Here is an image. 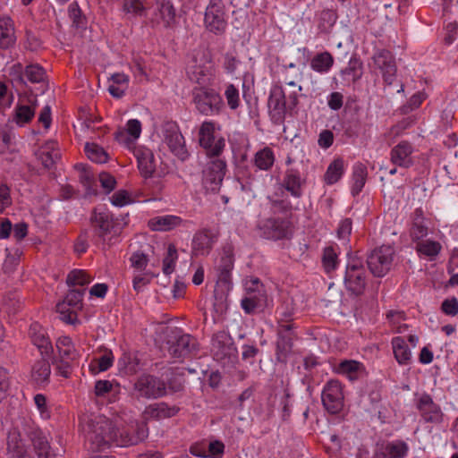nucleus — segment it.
I'll return each mask as SVG.
<instances>
[{"label": "nucleus", "mask_w": 458, "mask_h": 458, "mask_svg": "<svg viewBox=\"0 0 458 458\" xmlns=\"http://www.w3.org/2000/svg\"><path fill=\"white\" fill-rule=\"evenodd\" d=\"M81 427L85 445L92 452L104 451L113 445H135L148 437V429L144 427L133 430L120 429L104 416L88 417L81 423Z\"/></svg>", "instance_id": "1"}, {"label": "nucleus", "mask_w": 458, "mask_h": 458, "mask_svg": "<svg viewBox=\"0 0 458 458\" xmlns=\"http://www.w3.org/2000/svg\"><path fill=\"white\" fill-rule=\"evenodd\" d=\"M292 209L291 203L285 200H272V215L257 225L259 236L274 242L292 239L294 233Z\"/></svg>", "instance_id": "2"}, {"label": "nucleus", "mask_w": 458, "mask_h": 458, "mask_svg": "<svg viewBox=\"0 0 458 458\" xmlns=\"http://www.w3.org/2000/svg\"><path fill=\"white\" fill-rule=\"evenodd\" d=\"M90 224L95 235L107 246L116 243L123 225L118 217L105 208H95L90 215Z\"/></svg>", "instance_id": "3"}, {"label": "nucleus", "mask_w": 458, "mask_h": 458, "mask_svg": "<svg viewBox=\"0 0 458 458\" xmlns=\"http://www.w3.org/2000/svg\"><path fill=\"white\" fill-rule=\"evenodd\" d=\"M169 355L174 359H185L198 351L197 340L179 327H165L162 329Z\"/></svg>", "instance_id": "4"}, {"label": "nucleus", "mask_w": 458, "mask_h": 458, "mask_svg": "<svg viewBox=\"0 0 458 458\" xmlns=\"http://www.w3.org/2000/svg\"><path fill=\"white\" fill-rule=\"evenodd\" d=\"M192 96V101L196 109L203 115H217L225 108L222 97L214 89L206 87L196 88L193 89Z\"/></svg>", "instance_id": "5"}, {"label": "nucleus", "mask_w": 458, "mask_h": 458, "mask_svg": "<svg viewBox=\"0 0 458 458\" xmlns=\"http://www.w3.org/2000/svg\"><path fill=\"white\" fill-rule=\"evenodd\" d=\"M344 284L350 296L359 297L364 293L367 285V272L360 259H352L348 262Z\"/></svg>", "instance_id": "6"}, {"label": "nucleus", "mask_w": 458, "mask_h": 458, "mask_svg": "<svg viewBox=\"0 0 458 458\" xmlns=\"http://www.w3.org/2000/svg\"><path fill=\"white\" fill-rule=\"evenodd\" d=\"M22 429L31 442L33 450L38 458H56L55 454L52 452L47 437L34 421L25 420Z\"/></svg>", "instance_id": "7"}, {"label": "nucleus", "mask_w": 458, "mask_h": 458, "mask_svg": "<svg viewBox=\"0 0 458 458\" xmlns=\"http://www.w3.org/2000/svg\"><path fill=\"white\" fill-rule=\"evenodd\" d=\"M162 132L171 152L180 160L185 161L190 155L178 124L173 121H166L162 124Z\"/></svg>", "instance_id": "8"}, {"label": "nucleus", "mask_w": 458, "mask_h": 458, "mask_svg": "<svg viewBox=\"0 0 458 458\" xmlns=\"http://www.w3.org/2000/svg\"><path fill=\"white\" fill-rule=\"evenodd\" d=\"M394 255V249L388 245H382L373 250L367 259L370 272L375 276H384L392 267Z\"/></svg>", "instance_id": "9"}, {"label": "nucleus", "mask_w": 458, "mask_h": 458, "mask_svg": "<svg viewBox=\"0 0 458 458\" xmlns=\"http://www.w3.org/2000/svg\"><path fill=\"white\" fill-rule=\"evenodd\" d=\"M226 171L225 161L216 158L208 162L202 171V183L207 191L220 190Z\"/></svg>", "instance_id": "10"}, {"label": "nucleus", "mask_w": 458, "mask_h": 458, "mask_svg": "<svg viewBox=\"0 0 458 458\" xmlns=\"http://www.w3.org/2000/svg\"><path fill=\"white\" fill-rule=\"evenodd\" d=\"M215 123L205 121L199 130V143L206 150L208 157H218L223 152L225 143L224 138L216 140Z\"/></svg>", "instance_id": "11"}, {"label": "nucleus", "mask_w": 458, "mask_h": 458, "mask_svg": "<svg viewBox=\"0 0 458 458\" xmlns=\"http://www.w3.org/2000/svg\"><path fill=\"white\" fill-rule=\"evenodd\" d=\"M321 400L327 412L331 414L341 412L344 400L342 384L335 379L329 380L323 388Z\"/></svg>", "instance_id": "12"}, {"label": "nucleus", "mask_w": 458, "mask_h": 458, "mask_svg": "<svg viewBox=\"0 0 458 458\" xmlns=\"http://www.w3.org/2000/svg\"><path fill=\"white\" fill-rule=\"evenodd\" d=\"M211 352L216 360L225 362L237 354V349L230 334L225 330L213 335Z\"/></svg>", "instance_id": "13"}, {"label": "nucleus", "mask_w": 458, "mask_h": 458, "mask_svg": "<svg viewBox=\"0 0 458 458\" xmlns=\"http://www.w3.org/2000/svg\"><path fill=\"white\" fill-rule=\"evenodd\" d=\"M134 389L140 396L157 399L166 394V384L152 375L140 376L134 384Z\"/></svg>", "instance_id": "14"}, {"label": "nucleus", "mask_w": 458, "mask_h": 458, "mask_svg": "<svg viewBox=\"0 0 458 458\" xmlns=\"http://www.w3.org/2000/svg\"><path fill=\"white\" fill-rule=\"evenodd\" d=\"M267 106L272 123L276 125L283 124L288 109L286 106L285 94L281 86L276 85L271 89Z\"/></svg>", "instance_id": "15"}, {"label": "nucleus", "mask_w": 458, "mask_h": 458, "mask_svg": "<svg viewBox=\"0 0 458 458\" xmlns=\"http://www.w3.org/2000/svg\"><path fill=\"white\" fill-rule=\"evenodd\" d=\"M204 21L206 28L215 34H223L225 31L227 22L225 18L222 0L209 1L206 9Z\"/></svg>", "instance_id": "16"}, {"label": "nucleus", "mask_w": 458, "mask_h": 458, "mask_svg": "<svg viewBox=\"0 0 458 458\" xmlns=\"http://www.w3.org/2000/svg\"><path fill=\"white\" fill-rule=\"evenodd\" d=\"M218 239V233L210 228L198 230L191 242V255L194 257L208 256Z\"/></svg>", "instance_id": "17"}, {"label": "nucleus", "mask_w": 458, "mask_h": 458, "mask_svg": "<svg viewBox=\"0 0 458 458\" xmlns=\"http://www.w3.org/2000/svg\"><path fill=\"white\" fill-rule=\"evenodd\" d=\"M374 65L380 70L384 81L392 85L396 78V64L393 54L386 49H381L372 57Z\"/></svg>", "instance_id": "18"}, {"label": "nucleus", "mask_w": 458, "mask_h": 458, "mask_svg": "<svg viewBox=\"0 0 458 458\" xmlns=\"http://www.w3.org/2000/svg\"><path fill=\"white\" fill-rule=\"evenodd\" d=\"M28 335L41 355L50 356L53 353V345L47 329L39 323L33 322L30 324Z\"/></svg>", "instance_id": "19"}, {"label": "nucleus", "mask_w": 458, "mask_h": 458, "mask_svg": "<svg viewBox=\"0 0 458 458\" xmlns=\"http://www.w3.org/2000/svg\"><path fill=\"white\" fill-rule=\"evenodd\" d=\"M140 174L146 179L153 177L156 171V159L151 149L144 146H137L133 148Z\"/></svg>", "instance_id": "20"}, {"label": "nucleus", "mask_w": 458, "mask_h": 458, "mask_svg": "<svg viewBox=\"0 0 458 458\" xmlns=\"http://www.w3.org/2000/svg\"><path fill=\"white\" fill-rule=\"evenodd\" d=\"M37 107V96L29 97L26 103L20 98L14 108L13 121L19 126H24L33 120Z\"/></svg>", "instance_id": "21"}, {"label": "nucleus", "mask_w": 458, "mask_h": 458, "mask_svg": "<svg viewBox=\"0 0 458 458\" xmlns=\"http://www.w3.org/2000/svg\"><path fill=\"white\" fill-rule=\"evenodd\" d=\"M179 411L176 405H169L165 402L155 403L146 406L142 418L144 420H160L175 416Z\"/></svg>", "instance_id": "22"}, {"label": "nucleus", "mask_w": 458, "mask_h": 458, "mask_svg": "<svg viewBox=\"0 0 458 458\" xmlns=\"http://www.w3.org/2000/svg\"><path fill=\"white\" fill-rule=\"evenodd\" d=\"M417 409L426 422L439 423L442 421L443 413L439 405L434 403L431 396L423 394L418 400Z\"/></svg>", "instance_id": "23"}, {"label": "nucleus", "mask_w": 458, "mask_h": 458, "mask_svg": "<svg viewBox=\"0 0 458 458\" xmlns=\"http://www.w3.org/2000/svg\"><path fill=\"white\" fill-rule=\"evenodd\" d=\"M413 147L407 140L400 141L390 151V161L393 165L403 168H409L413 165L411 154Z\"/></svg>", "instance_id": "24"}, {"label": "nucleus", "mask_w": 458, "mask_h": 458, "mask_svg": "<svg viewBox=\"0 0 458 458\" xmlns=\"http://www.w3.org/2000/svg\"><path fill=\"white\" fill-rule=\"evenodd\" d=\"M408 451L409 446L403 440L386 442L377 446L374 458H405Z\"/></svg>", "instance_id": "25"}, {"label": "nucleus", "mask_w": 458, "mask_h": 458, "mask_svg": "<svg viewBox=\"0 0 458 458\" xmlns=\"http://www.w3.org/2000/svg\"><path fill=\"white\" fill-rule=\"evenodd\" d=\"M185 225V221L175 215L158 216L148 221V226L151 231L168 232Z\"/></svg>", "instance_id": "26"}, {"label": "nucleus", "mask_w": 458, "mask_h": 458, "mask_svg": "<svg viewBox=\"0 0 458 458\" xmlns=\"http://www.w3.org/2000/svg\"><path fill=\"white\" fill-rule=\"evenodd\" d=\"M26 455L27 450L21 437V433L16 428L11 429L6 438V457L25 458Z\"/></svg>", "instance_id": "27"}, {"label": "nucleus", "mask_w": 458, "mask_h": 458, "mask_svg": "<svg viewBox=\"0 0 458 458\" xmlns=\"http://www.w3.org/2000/svg\"><path fill=\"white\" fill-rule=\"evenodd\" d=\"M304 184L305 180L301 178V173L297 169L289 168L285 171L282 185L293 197L301 198L302 196Z\"/></svg>", "instance_id": "28"}, {"label": "nucleus", "mask_w": 458, "mask_h": 458, "mask_svg": "<svg viewBox=\"0 0 458 458\" xmlns=\"http://www.w3.org/2000/svg\"><path fill=\"white\" fill-rule=\"evenodd\" d=\"M16 43L14 21L9 16H0V49L6 50Z\"/></svg>", "instance_id": "29"}, {"label": "nucleus", "mask_w": 458, "mask_h": 458, "mask_svg": "<svg viewBox=\"0 0 458 458\" xmlns=\"http://www.w3.org/2000/svg\"><path fill=\"white\" fill-rule=\"evenodd\" d=\"M46 355L37 360L31 368L30 377L32 382L39 386L49 383L51 366Z\"/></svg>", "instance_id": "30"}, {"label": "nucleus", "mask_w": 458, "mask_h": 458, "mask_svg": "<svg viewBox=\"0 0 458 458\" xmlns=\"http://www.w3.org/2000/svg\"><path fill=\"white\" fill-rule=\"evenodd\" d=\"M126 127V130L115 132V140L131 148L141 133V123L137 119H131L127 122Z\"/></svg>", "instance_id": "31"}, {"label": "nucleus", "mask_w": 458, "mask_h": 458, "mask_svg": "<svg viewBox=\"0 0 458 458\" xmlns=\"http://www.w3.org/2000/svg\"><path fill=\"white\" fill-rule=\"evenodd\" d=\"M276 360L280 363H286L289 355L292 353L293 342L297 338L296 333L276 334Z\"/></svg>", "instance_id": "32"}, {"label": "nucleus", "mask_w": 458, "mask_h": 458, "mask_svg": "<svg viewBox=\"0 0 458 458\" xmlns=\"http://www.w3.org/2000/svg\"><path fill=\"white\" fill-rule=\"evenodd\" d=\"M61 158L60 150L55 141H48L41 148L38 153V159L45 168L50 169L55 162Z\"/></svg>", "instance_id": "33"}, {"label": "nucleus", "mask_w": 458, "mask_h": 458, "mask_svg": "<svg viewBox=\"0 0 458 458\" xmlns=\"http://www.w3.org/2000/svg\"><path fill=\"white\" fill-rule=\"evenodd\" d=\"M336 372L346 376L350 380H357L365 371L364 365L354 360H342L336 367Z\"/></svg>", "instance_id": "34"}, {"label": "nucleus", "mask_w": 458, "mask_h": 458, "mask_svg": "<svg viewBox=\"0 0 458 458\" xmlns=\"http://www.w3.org/2000/svg\"><path fill=\"white\" fill-rule=\"evenodd\" d=\"M394 359L400 365H408L411 360V352L405 340L395 336L391 341Z\"/></svg>", "instance_id": "35"}, {"label": "nucleus", "mask_w": 458, "mask_h": 458, "mask_svg": "<svg viewBox=\"0 0 458 458\" xmlns=\"http://www.w3.org/2000/svg\"><path fill=\"white\" fill-rule=\"evenodd\" d=\"M158 15L165 28H172L176 23V12L171 0H156Z\"/></svg>", "instance_id": "36"}, {"label": "nucleus", "mask_w": 458, "mask_h": 458, "mask_svg": "<svg viewBox=\"0 0 458 458\" xmlns=\"http://www.w3.org/2000/svg\"><path fill=\"white\" fill-rule=\"evenodd\" d=\"M334 62L333 55L329 52L325 51L317 54L310 60V67L315 72L326 73L333 67Z\"/></svg>", "instance_id": "37"}, {"label": "nucleus", "mask_w": 458, "mask_h": 458, "mask_svg": "<svg viewBox=\"0 0 458 458\" xmlns=\"http://www.w3.org/2000/svg\"><path fill=\"white\" fill-rule=\"evenodd\" d=\"M55 346L58 357L68 360H76L79 357L78 352L69 336H61L56 340Z\"/></svg>", "instance_id": "38"}, {"label": "nucleus", "mask_w": 458, "mask_h": 458, "mask_svg": "<svg viewBox=\"0 0 458 458\" xmlns=\"http://www.w3.org/2000/svg\"><path fill=\"white\" fill-rule=\"evenodd\" d=\"M344 172V161L342 158H335L328 165L325 174L324 181L327 184L332 185L337 182Z\"/></svg>", "instance_id": "39"}, {"label": "nucleus", "mask_w": 458, "mask_h": 458, "mask_svg": "<svg viewBox=\"0 0 458 458\" xmlns=\"http://www.w3.org/2000/svg\"><path fill=\"white\" fill-rule=\"evenodd\" d=\"M367 177V167L361 163L355 165L352 172L353 184L352 187V193L353 196L358 195L361 191L366 183Z\"/></svg>", "instance_id": "40"}, {"label": "nucleus", "mask_w": 458, "mask_h": 458, "mask_svg": "<svg viewBox=\"0 0 458 458\" xmlns=\"http://www.w3.org/2000/svg\"><path fill=\"white\" fill-rule=\"evenodd\" d=\"M275 162V155L272 149L266 147L255 154L254 165L260 170H269Z\"/></svg>", "instance_id": "41"}, {"label": "nucleus", "mask_w": 458, "mask_h": 458, "mask_svg": "<svg viewBox=\"0 0 458 458\" xmlns=\"http://www.w3.org/2000/svg\"><path fill=\"white\" fill-rule=\"evenodd\" d=\"M121 5V10L125 14H131L133 16H141L146 11L142 0H117Z\"/></svg>", "instance_id": "42"}, {"label": "nucleus", "mask_w": 458, "mask_h": 458, "mask_svg": "<svg viewBox=\"0 0 458 458\" xmlns=\"http://www.w3.org/2000/svg\"><path fill=\"white\" fill-rule=\"evenodd\" d=\"M322 265L326 273L335 271L338 266V254L334 247H326L322 254Z\"/></svg>", "instance_id": "43"}, {"label": "nucleus", "mask_w": 458, "mask_h": 458, "mask_svg": "<svg viewBox=\"0 0 458 458\" xmlns=\"http://www.w3.org/2000/svg\"><path fill=\"white\" fill-rule=\"evenodd\" d=\"M93 277L89 276L85 270L73 269L72 270L66 278V283L69 286H85L88 285Z\"/></svg>", "instance_id": "44"}, {"label": "nucleus", "mask_w": 458, "mask_h": 458, "mask_svg": "<svg viewBox=\"0 0 458 458\" xmlns=\"http://www.w3.org/2000/svg\"><path fill=\"white\" fill-rule=\"evenodd\" d=\"M337 20V13L332 9L323 10L318 16V27L321 32H328Z\"/></svg>", "instance_id": "45"}, {"label": "nucleus", "mask_w": 458, "mask_h": 458, "mask_svg": "<svg viewBox=\"0 0 458 458\" xmlns=\"http://www.w3.org/2000/svg\"><path fill=\"white\" fill-rule=\"evenodd\" d=\"M113 361L114 355L112 352L108 350L99 358H94L89 364V368L94 373L106 371L113 365Z\"/></svg>", "instance_id": "46"}, {"label": "nucleus", "mask_w": 458, "mask_h": 458, "mask_svg": "<svg viewBox=\"0 0 458 458\" xmlns=\"http://www.w3.org/2000/svg\"><path fill=\"white\" fill-rule=\"evenodd\" d=\"M85 152L88 157L95 162L103 164L108 160V155L103 148L95 143H86Z\"/></svg>", "instance_id": "47"}, {"label": "nucleus", "mask_w": 458, "mask_h": 458, "mask_svg": "<svg viewBox=\"0 0 458 458\" xmlns=\"http://www.w3.org/2000/svg\"><path fill=\"white\" fill-rule=\"evenodd\" d=\"M25 78L31 83L44 82L47 78L46 71L38 64H29L25 67Z\"/></svg>", "instance_id": "48"}, {"label": "nucleus", "mask_w": 458, "mask_h": 458, "mask_svg": "<svg viewBox=\"0 0 458 458\" xmlns=\"http://www.w3.org/2000/svg\"><path fill=\"white\" fill-rule=\"evenodd\" d=\"M7 72L8 77L13 85L21 87L26 85L25 68L21 63L12 64L8 68Z\"/></svg>", "instance_id": "49"}, {"label": "nucleus", "mask_w": 458, "mask_h": 458, "mask_svg": "<svg viewBox=\"0 0 458 458\" xmlns=\"http://www.w3.org/2000/svg\"><path fill=\"white\" fill-rule=\"evenodd\" d=\"M265 300L266 294L263 293L249 295L242 300L241 305L247 314H252Z\"/></svg>", "instance_id": "50"}, {"label": "nucleus", "mask_w": 458, "mask_h": 458, "mask_svg": "<svg viewBox=\"0 0 458 458\" xmlns=\"http://www.w3.org/2000/svg\"><path fill=\"white\" fill-rule=\"evenodd\" d=\"M362 62L356 56H352L347 67L341 71L343 75H351L353 82L361 78L362 75Z\"/></svg>", "instance_id": "51"}, {"label": "nucleus", "mask_w": 458, "mask_h": 458, "mask_svg": "<svg viewBox=\"0 0 458 458\" xmlns=\"http://www.w3.org/2000/svg\"><path fill=\"white\" fill-rule=\"evenodd\" d=\"M84 293L85 289L70 290L62 303H65L66 306L72 307L74 310H81L82 308Z\"/></svg>", "instance_id": "52"}, {"label": "nucleus", "mask_w": 458, "mask_h": 458, "mask_svg": "<svg viewBox=\"0 0 458 458\" xmlns=\"http://www.w3.org/2000/svg\"><path fill=\"white\" fill-rule=\"evenodd\" d=\"M178 259L177 249L174 244H169L167 253L163 259V272L170 275L174 272Z\"/></svg>", "instance_id": "53"}, {"label": "nucleus", "mask_w": 458, "mask_h": 458, "mask_svg": "<svg viewBox=\"0 0 458 458\" xmlns=\"http://www.w3.org/2000/svg\"><path fill=\"white\" fill-rule=\"evenodd\" d=\"M416 250L425 256L435 257L439 253L441 245L435 241H421L417 243Z\"/></svg>", "instance_id": "54"}, {"label": "nucleus", "mask_w": 458, "mask_h": 458, "mask_svg": "<svg viewBox=\"0 0 458 458\" xmlns=\"http://www.w3.org/2000/svg\"><path fill=\"white\" fill-rule=\"evenodd\" d=\"M74 360H75L57 357L54 361L57 374L65 378L70 377L72 372Z\"/></svg>", "instance_id": "55"}, {"label": "nucleus", "mask_w": 458, "mask_h": 458, "mask_svg": "<svg viewBox=\"0 0 458 458\" xmlns=\"http://www.w3.org/2000/svg\"><path fill=\"white\" fill-rule=\"evenodd\" d=\"M72 307L66 306L65 303H58L56 305V311L60 314V319L68 323L75 324L77 321V313Z\"/></svg>", "instance_id": "56"}, {"label": "nucleus", "mask_w": 458, "mask_h": 458, "mask_svg": "<svg viewBox=\"0 0 458 458\" xmlns=\"http://www.w3.org/2000/svg\"><path fill=\"white\" fill-rule=\"evenodd\" d=\"M68 13L73 25H75L77 28H81L85 25L86 19L82 15L81 10L76 2L70 4Z\"/></svg>", "instance_id": "57"}, {"label": "nucleus", "mask_w": 458, "mask_h": 458, "mask_svg": "<svg viewBox=\"0 0 458 458\" xmlns=\"http://www.w3.org/2000/svg\"><path fill=\"white\" fill-rule=\"evenodd\" d=\"M233 253L231 248H224L223 254L220 258L217 270H233Z\"/></svg>", "instance_id": "58"}, {"label": "nucleus", "mask_w": 458, "mask_h": 458, "mask_svg": "<svg viewBox=\"0 0 458 458\" xmlns=\"http://www.w3.org/2000/svg\"><path fill=\"white\" fill-rule=\"evenodd\" d=\"M227 104L231 109H236L240 105L239 91L233 84H229L225 91Z\"/></svg>", "instance_id": "59"}, {"label": "nucleus", "mask_w": 458, "mask_h": 458, "mask_svg": "<svg viewBox=\"0 0 458 458\" xmlns=\"http://www.w3.org/2000/svg\"><path fill=\"white\" fill-rule=\"evenodd\" d=\"M276 322H290L293 321V308L289 305H281L276 310Z\"/></svg>", "instance_id": "60"}, {"label": "nucleus", "mask_w": 458, "mask_h": 458, "mask_svg": "<svg viewBox=\"0 0 458 458\" xmlns=\"http://www.w3.org/2000/svg\"><path fill=\"white\" fill-rule=\"evenodd\" d=\"M352 221L351 218L343 219L336 231L337 237L340 240L349 241V237L352 233Z\"/></svg>", "instance_id": "61"}, {"label": "nucleus", "mask_w": 458, "mask_h": 458, "mask_svg": "<svg viewBox=\"0 0 458 458\" xmlns=\"http://www.w3.org/2000/svg\"><path fill=\"white\" fill-rule=\"evenodd\" d=\"M130 261L132 267L142 271L147 267L148 259L145 253L141 251H136L131 256Z\"/></svg>", "instance_id": "62"}, {"label": "nucleus", "mask_w": 458, "mask_h": 458, "mask_svg": "<svg viewBox=\"0 0 458 458\" xmlns=\"http://www.w3.org/2000/svg\"><path fill=\"white\" fill-rule=\"evenodd\" d=\"M74 167L81 172L80 182L86 187L88 191H89L94 182L91 173L83 164H76Z\"/></svg>", "instance_id": "63"}, {"label": "nucleus", "mask_w": 458, "mask_h": 458, "mask_svg": "<svg viewBox=\"0 0 458 458\" xmlns=\"http://www.w3.org/2000/svg\"><path fill=\"white\" fill-rule=\"evenodd\" d=\"M208 457L210 458H222L225 453V445L220 440H214L208 444L207 451Z\"/></svg>", "instance_id": "64"}]
</instances>
